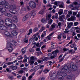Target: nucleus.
Returning a JSON list of instances; mask_svg holds the SVG:
<instances>
[{
  "instance_id": "55",
  "label": "nucleus",
  "mask_w": 80,
  "mask_h": 80,
  "mask_svg": "<svg viewBox=\"0 0 80 80\" xmlns=\"http://www.w3.org/2000/svg\"><path fill=\"white\" fill-rule=\"evenodd\" d=\"M78 3L77 2L75 1L73 2V5H78Z\"/></svg>"
},
{
  "instance_id": "5",
  "label": "nucleus",
  "mask_w": 80,
  "mask_h": 80,
  "mask_svg": "<svg viewBox=\"0 0 80 80\" xmlns=\"http://www.w3.org/2000/svg\"><path fill=\"white\" fill-rule=\"evenodd\" d=\"M4 24V21L3 20L0 21V29L2 30H7L8 28L3 25Z\"/></svg>"
},
{
  "instance_id": "10",
  "label": "nucleus",
  "mask_w": 80,
  "mask_h": 80,
  "mask_svg": "<svg viewBox=\"0 0 80 80\" xmlns=\"http://www.w3.org/2000/svg\"><path fill=\"white\" fill-rule=\"evenodd\" d=\"M57 74L55 73H53L50 76V78L51 80H53L54 78H57Z\"/></svg>"
},
{
  "instance_id": "20",
  "label": "nucleus",
  "mask_w": 80,
  "mask_h": 80,
  "mask_svg": "<svg viewBox=\"0 0 80 80\" xmlns=\"http://www.w3.org/2000/svg\"><path fill=\"white\" fill-rule=\"evenodd\" d=\"M45 29V27L43 25H42L41 28L39 30V32L40 33H41V32H43V31Z\"/></svg>"
},
{
  "instance_id": "12",
  "label": "nucleus",
  "mask_w": 80,
  "mask_h": 80,
  "mask_svg": "<svg viewBox=\"0 0 80 80\" xmlns=\"http://www.w3.org/2000/svg\"><path fill=\"white\" fill-rule=\"evenodd\" d=\"M58 19L60 22H63V19H65V15H62L59 16Z\"/></svg>"
},
{
  "instance_id": "18",
  "label": "nucleus",
  "mask_w": 80,
  "mask_h": 80,
  "mask_svg": "<svg viewBox=\"0 0 80 80\" xmlns=\"http://www.w3.org/2000/svg\"><path fill=\"white\" fill-rule=\"evenodd\" d=\"M29 18V16L27 14L26 15H25L22 18V22H25V21H26L27 18Z\"/></svg>"
},
{
  "instance_id": "23",
  "label": "nucleus",
  "mask_w": 80,
  "mask_h": 80,
  "mask_svg": "<svg viewBox=\"0 0 80 80\" xmlns=\"http://www.w3.org/2000/svg\"><path fill=\"white\" fill-rule=\"evenodd\" d=\"M46 36V31H44L41 35V39H43V37Z\"/></svg>"
},
{
  "instance_id": "53",
  "label": "nucleus",
  "mask_w": 80,
  "mask_h": 80,
  "mask_svg": "<svg viewBox=\"0 0 80 80\" xmlns=\"http://www.w3.org/2000/svg\"><path fill=\"white\" fill-rule=\"evenodd\" d=\"M62 24V22H59L58 23V25L60 28H61V25Z\"/></svg>"
},
{
  "instance_id": "60",
  "label": "nucleus",
  "mask_w": 80,
  "mask_h": 80,
  "mask_svg": "<svg viewBox=\"0 0 80 80\" xmlns=\"http://www.w3.org/2000/svg\"><path fill=\"white\" fill-rule=\"evenodd\" d=\"M21 52H22V53H25V51H24V49H22L21 51Z\"/></svg>"
},
{
  "instance_id": "56",
  "label": "nucleus",
  "mask_w": 80,
  "mask_h": 80,
  "mask_svg": "<svg viewBox=\"0 0 80 80\" xmlns=\"http://www.w3.org/2000/svg\"><path fill=\"white\" fill-rule=\"evenodd\" d=\"M59 7L60 8H63V4H60L59 5Z\"/></svg>"
},
{
  "instance_id": "32",
  "label": "nucleus",
  "mask_w": 80,
  "mask_h": 80,
  "mask_svg": "<svg viewBox=\"0 0 80 80\" xmlns=\"http://www.w3.org/2000/svg\"><path fill=\"white\" fill-rule=\"evenodd\" d=\"M16 28V25L15 24H14L13 25L10 27L11 29L12 30H13V29H15Z\"/></svg>"
},
{
  "instance_id": "61",
  "label": "nucleus",
  "mask_w": 80,
  "mask_h": 80,
  "mask_svg": "<svg viewBox=\"0 0 80 80\" xmlns=\"http://www.w3.org/2000/svg\"><path fill=\"white\" fill-rule=\"evenodd\" d=\"M68 13L69 14H70V15L72 14V11H69L68 12Z\"/></svg>"
},
{
  "instance_id": "44",
  "label": "nucleus",
  "mask_w": 80,
  "mask_h": 80,
  "mask_svg": "<svg viewBox=\"0 0 80 80\" xmlns=\"http://www.w3.org/2000/svg\"><path fill=\"white\" fill-rule=\"evenodd\" d=\"M48 57H45L42 58V60L43 61H47L48 60Z\"/></svg>"
},
{
  "instance_id": "52",
  "label": "nucleus",
  "mask_w": 80,
  "mask_h": 80,
  "mask_svg": "<svg viewBox=\"0 0 80 80\" xmlns=\"http://www.w3.org/2000/svg\"><path fill=\"white\" fill-rule=\"evenodd\" d=\"M6 71H7V72H9V73H10V72H12V71L11 70H9V69L8 68H7L6 69Z\"/></svg>"
},
{
  "instance_id": "31",
  "label": "nucleus",
  "mask_w": 80,
  "mask_h": 80,
  "mask_svg": "<svg viewBox=\"0 0 80 80\" xmlns=\"http://www.w3.org/2000/svg\"><path fill=\"white\" fill-rule=\"evenodd\" d=\"M5 15L6 16H7V17H11L12 16V14H10L9 13H5Z\"/></svg>"
},
{
  "instance_id": "9",
  "label": "nucleus",
  "mask_w": 80,
  "mask_h": 80,
  "mask_svg": "<svg viewBox=\"0 0 80 80\" xmlns=\"http://www.w3.org/2000/svg\"><path fill=\"white\" fill-rule=\"evenodd\" d=\"M70 68H71L70 69H71V71H72V70L73 71H76L78 69L77 66L75 65H70Z\"/></svg>"
},
{
  "instance_id": "21",
  "label": "nucleus",
  "mask_w": 80,
  "mask_h": 80,
  "mask_svg": "<svg viewBox=\"0 0 80 80\" xmlns=\"http://www.w3.org/2000/svg\"><path fill=\"white\" fill-rule=\"evenodd\" d=\"M68 28H71V27L73 25V22H68Z\"/></svg>"
},
{
  "instance_id": "17",
  "label": "nucleus",
  "mask_w": 80,
  "mask_h": 80,
  "mask_svg": "<svg viewBox=\"0 0 80 80\" xmlns=\"http://www.w3.org/2000/svg\"><path fill=\"white\" fill-rule=\"evenodd\" d=\"M48 20H49V18H46V19L42 18L41 20L42 23H46L48 22Z\"/></svg>"
},
{
  "instance_id": "42",
  "label": "nucleus",
  "mask_w": 80,
  "mask_h": 80,
  "mask_svg": "<svg viewBox=\"0 0 80 80\" xmlns=\"http://www.w3.org/2000/svg\"><path fill=\"white\" fill-rule=\"evenodd\" d=\"M62 33H60L58 36V38L59 40H60V39H61L62 38V37H61V36H62Z\"/></svg>"
},
{
  "instance_id": "14",
  "label": "nucleus",
  "mask_w": 80,
  "mask_h": 80,
  "mask_svg": "<svg viewBox=\"0 0 80 80\" xmlns=\"http://www.w3.org/2000/svg\"><path fill=\"white\" fill-rule=\"evenodd\" d=\"M6 3L7 1L5 0H0V5H2L3 6Z\"/></svg>"
},
{
  "instance_id": "39",
  "label": "nucleus",
  "mask_w": 80,
  "mask_h": 80,
  "mask_svg": "<svg viewBox=\"0 0 80 80\" xmlns=\"http://www.w3.org/2000/svg\"><path fill=\"white\" fill-rule=\"evenodd\" d=\"M37 67H39L38 68H40V69H41L42 68H44L45 66H44V65H40V66H38Z\"/></svg>"
},
{
  "instance_id": "41",
  "label": "nucleus",
  "mask_w": 80,
  "mask_h": 80,
  "mask_svg": "<svg viewBox=\"0 0 80 80\" xmlns=\"http://www.w3.org/2000/svg\"><path fill=\"white\" fill-rule=\"evenodd\" d=\"M58 3H59V2L58 1H55L54 2V5H56L57 7H58Z\"/></svg>"
},
{
  "instance_id": "11",
  "label": "nucleus",
  "mask_w": 80,
  "mask_h": 80,
  "mask_svg": "<svg viewBox=\"0 0 80 80\" xmlns=\"http://www.w3.org/2000/svg\"><path fill=\"white\" fill-rule=\"evenodd\" d=\"M37 35L36 34H35L34 35H33V38L32 39H30V40H33V41H37L38 40V38L37 37Z\"/></svg>"
},
{
  "instance_id": "58",
  "label": "nucleus",
  "mask_w": 80,
  "mask_h": 80,
  "mask_svg": "<svg viewBox=\"0 0 80 80\" xmlns=\"http://www.w3.org/2000/svg\"><path fill=\"white\" fill-rule=\"evenodd\" d=\"M74 38L76 40H80V39L78 38H77V36H75Z\"/></svg>"
},
{
  "instance_id": "3",
  "label": "nucleus",
  "mask_w": 80,
  "mask_h": 80,
  "mask_svg": "<svg viewBox=\"0 0 80 80\" xmlns=\"http://www.w3.org/2000/svg\"><path fill=\"white\" fill-rule=\"evenodd\" d=\"M70 68V67L68 68V67L67 65H65L63 67V68L61 69V70L62 71V72H66V73H71L72 72V69Z\"/></svg>"
},
{
  "instance_id": "24",
  "label": "nucleus",
  "mask_w": 80,
  "mask_h": 80,
  "mask_svg": "<svg viewBox=\"0 0 80 80\" xmlns=\"http://www.w3.org/2000/svg\"><path fill=\"white\" fill-rule=\"evenodd\" d=\"M68 21H73L75 20V17L72 16L70 18L68 19Z\"/></svg>"
},
{
  "instance_id": "50",
  "label": "nucleus",
  "mask_w": 80,
  "mask_h": 80,
  "mask_svg": "<svg viewBox=\"0 0 80 80\" xmlns=\"http://www.w3.org/2000/svg\"><path fill=\"white\" fill-rule=\"evenodd\" d=\"M8 78L10 79V80H13V76H9Z\"/></svg>"
},
{
  "instance_id": "51",
  "label": "nucleus",
  "mask_w": 80,
  "mask_h": 80,
  "mask_svg": "<svg viewBox=\"0 0 80 80\" xmlns=\"http://www.w3.org/2000/svg\"><path fill=\"white\" fill-rule=\"evenodd\" d=\"M78 25V22H75L74 23V26H77V25Z\"/></svg>"
},
{
  "instance_id": "36",
  "label": "nucleus",
  "mask_w": 80,
  "mask_h": 80,
  "mask_svg": "<svg viewBox=\"0 0 80 80\" xmlns=\"http://www.w3.org/2000/svg\"><path fill=\"white\" fill-rule=\"evenodd\" d=\"M66 78L68 80H69V79H71V78H72V76L70 75H67Z\"/></svg>"
},
{
  "instance_id": "48",
  "label": "nucleus",
  "mask_w": 80,
  "mask_h": 80,
  "mask_svg": "<svg viewBox=\"0 0 80 80\" xmlns=\"http://www.w3.org/2000/svg\"><path fill=\"white\" fill-rule=\"evenodd\" d=\"M23 58V57L21 56H19L18 58V60H20L21 59H22Z\"/></svg>"
},
{
  "instance_id": "4",
  "label": "nucleus",
  "mask_w": 80,
  "mask_h": 80,
  "mask_svg": "<svg viewBox=\"0 0 80 80\" xmlns=\"http://www.w3.org/2000/svg\"><path fill=\"white\" fill-rule=\"evenodd\" d=\"M12 9L9 10V12L11 13L12 14H16V12L17 11L15 10V9H17V8L16 7V5H12L11 6V8Z\"/></svg>"
},
{
  "instance_id": "35",
  "label": "nucleus",
  "mask_w": 80,
  "mask_h": 80,
  "mask_svg": "<svg viewBox=\"0 0 80 80\" xmlns=\"http://www.w3.org/2000/svg\"><path fill=\"white\" fill-rule=\"evenodd\" d=\"M5 34L7 37H9L10 36V32L6 31L5 32Z\"/></svg>"
},
{
  "instance_id": "6",
  "label": "nucleus",
  "mask_w": 80,
  "mask_h": 80,
  "mask_svg": "<svg viewBox=\"0 0 80 80\" xmlns=\"http://www.w3.org/2000/svg\"><path fill=\"white\" fill-rule=\"evenodd\" d=\"M29 7L32 9H34L36 8V3L33 1H30L29 2Z\"/></svg>"
},
{
  "instance_id": "25",
  "label": "nucleus",
  "mask_w": 80,
  "mask_h": 80,
  "mask_svg": "<svg viewBox=\"0 0 80 80\" xmlns=\"http://www.w3.org/2000/svg\"><path fill=\"white\" fill-rule=\"evenodd\" d=\"M17 62V60H16L12 62H8L7 64L8 65H12V64H13V63H16Z\"/></svg>"
},
{
  "instance_id": "38",
  "label": "nucleus",
  "mask_w": 80,
  "mask_h": 80,
  "mask_svg": "<svg viewBox=\"0 0 80 80\" xmlns=\"http://www.w3.org/2000/svg\"><path fill=\"white\" fill-rule=\"evenodd\" d=\"M52 22L53 20H52V19H50L49 21L48 22V23L49 25H51V24H52Z\"/></svg>"
},
{
  "instance_id": "27",
  "label": "nucleus",
  "mask_w": 80,
  "mask_h": 80,
  "mask_svg": "<svg viewBox=\"0 0 80 80\" xmlns=\"http://www.w3.org/2000/svg\"><path fill=\"white\" fill-rule=\"evenodd\" d=\"M13 20L14 23H17L18 22V20L17 19V17L13 18Z\"/></svg>"
},
{
  "instance_id": "45",
  "label": "nucleus",
  "mask_w": 80,
  "mask_h": 80,
  "mask_svg": "<svg viewBox=\"0 0 80 80\" xmlns=\"http://www.w3.org/2000/svg\"><path fill=\"white\" fill-rule=\"evenodd\" d=\"M38 62L39 63H42V62H43V61L42 60H37Z\"/></svg>"
},
{
  "instance_id": "22",
  "label": "nucleus",
  "mask_w": 80,
  "mask_h": 80,
  "mask_svg": "<svg viewBox=\"0 0 80 80\" xmlns=\"http://www.w3.org/2000/svg\"><path fill=\"white\" fill-rule=\"evenodd\" d=\"M58 52H59L58 50H55V51H53L52 52V55H57V54L58 53Z\"/></svg>"
},
{
  "instance_id": "33",
  "label": "nucleus",
  "mask_w": 80,
  "mask_h": 80,
  "mask_svg": "<svg viewBox=\"0 0 80 80\" xmlns=\"http://www.w3.org/2000/svg\"><path fill=\"white\" fill-rule=\"evenodd\" d=\"M48 64L47 66L48 67H50L52 65V62L50 61H48Z\"/></svg>"
},
{
  "instance_id": "40",
  "label": "nucleus",
  "mask_w": 80,
  "mask_h": 80,
  "mask_svg": "<svg viewBox=\"0 0 80 80\" xmlns=\"http://www.w3.org/2000/svg\"><path fill=\"white\" fill-rule=\"evenodd\" d=\"M54 55L50 57V58L51 59H52V58H55V57H56L57 55V54H54L53 55Z\"/></svg>"
},
{
  "instance_id": "19",
  "label": "nucleus",
  "mask_w": 80,
  "mask_h": 80,
  "mask_svg": "<svg viewBox=\"0 0 80 80\" xmlns=\"http://www.w3.org/2000/svg\"><path fill=\"white\" fill-rule=\"evenodd\" d=\"M4 6H5V8H5H8H8H11V5H10L9 4H7L6 3Z\"/></svg>"
},
{
  "instance_id": "62",
  "label": "nucleus",
  "mask_w": 80,
  "mask_h": 80,
  "mask_svg": "<svg viewBox=\"0 0 80 80\" xmlns=\"http://www.w3.org/2000/svg\"><path fill=\"white\" fill-rule=\"evenodd\" d=\"M19 73H20L22 74V73H23V71L22 70H21L19 71Z\"/></svg>"
},
{
  "instance_id": "59",
  "label": "nucleus",
  "mask_w": 80,
  "mask_h": 80,
  "mask_svg": "<svg viewBox=\"0 0 80 80\" xmlns=\"http://www.w3.org/2000/svg\"><path fill=\"white\" fill-rule=\"evenodd\" d=\"M63 50L64 51V52H66V51H68V49L66 48H64L63 49Z\"/></svg>"
},
{
  "instance_id": "28",
  "label": "nucleus",
  "mask_w": 80,
  "mask_h": 80,
  "mask_svg": "<svg viewBox=\"0 0 80 80\" xmlns=\"http://www.w3.org/2000/svg\"><path fill=\"white\" fill-rule=\"evenodd\" d=\"M58 13L59 15H61L63 13V9H60L58 12Z\"/></svg>"
},
{
  "instance_id": "43",
  "label": "nucleus",
  "mask_w": 80,
  "mask_h": 80,
  "mask_svg": "<svg viewBox=\"0 0 80 80\" xmlns=\"http://www.w3.org/2000/svg\"><path fill=\"white\" fill-rule=\"evenodd\" d=\"M35 75V73H32L31 75H30L29 77L28 78L31 79L33 77V76Z\"/></svg>"
},
{
  "instance_id": "1",
  "label": "nucleus",
  "mask_w": 80,
  "mask_h": 80,
  "mask_svg": "<svg viewBox=\"0 0 80 80\" xmlns=\"http://www.w3.org/2000/svg\"><path fill=\"white\" fill-rule=\"evenodd\" d=\"M17 45V43L14 41H12L10 42L7 43V48L10 52H12L13 50V46L15 47Z\"/></svg>"
},
{
  "instance_id": "63",
  "label": "nucleus",
  "mask_w": 80,
  "mask_h": 80,
  "mask_svg": "<svg viewBox=\"0 0 80 80\" xmlns=\"http://www.w3.org/2000/svg\"><path fill=\"white\" fill-rule=\"evenodd\" d=\"M69 6L70 7V8H72V7H73V5L72 4H71Z\"/></svg>"
},
{
  "instance_id": "29",
  "label": "nucleus",
  "mask_w": 80,
  "mask_h": 80,
  "mask_svg": "<svg viewBox=\"0 0 80 80\" xmlns=\"http://www.w3.org/2000/svg\"><path fill=\"white\" fill-rule=\"evenodd\" d=\"M65 56H66V55H64L62 58L59 60V63H60L62 62V61H63V59L65 58Z\"/></svg>"
},
{
  "instance_id": "49",
  "label": "nucleus",
  "mask_w": 80,
  "mask_h": 80,
  "mask_svg": "<svg viewBox=\"0 0 80 80\" xmlns=\"http://www.w3.org/2000/svg\"><path fill=\"white\" fill-rule=\"evenodd\" d=\"M37 31H38V28L37 27L35 28L33 30L34 32H35Z\"/></svg>"
},
{
  "instance_id": "13",
  "label": "nucleus",
  "mask_w": 80,
  "mask_h": 80,
  "mask_svg": "<svg viewBox=\"0 0 80 80\" xmlns=\"http://www.w3.org/2000/svg\"><path fill=\"white\" fill-rule=\"evenodd\" d=\"M11 68L12 70H17V68L18 67L17 66H13L12 65L9 66V68Z\"/></svg>"
},
{
  "instance_id": "30",
  "label": "nucleus",
  "mask_w": 80,
  "mask_h": 80,
  "mask_svg": "<svg viewBox=\"0 0 80 80\" xmlns=\"http://www.w3.org/2000/svg\"><path fill=\"white\" fill-rule=\"evenodd\" d=\"M45 12V10L43 9L40 11L39 12V14H41V15H43V13Z\"/></svg>"
},
{
  "instance_id": "16",
  "label": "nucleus",
  "mask_w": 80,
  "mask_h": 80,
  "mask_svg": "<svg viewBox=\"0 0 80 80\" xmlns=\"http://www.w3.org/2000/svg\"><path fill=\"white\" fill-rule=\"evenodd\" d=\"M55 27H56V24L55 23H53L51 25V27L49 29V30L50 31H52L53 30L54 28H55Z\"/></svg>"
},
{
  "instance_id": "47",
  "label": "nucleus",
  "mask_w": 80,
  "mask_h": 80,
  "mask_svg": "<svg viewBox=\"0 0 80 80\" xmlns=\"http://www.w3.org/2000/svg\"><path fill=\"white\" fill-rule=\"evenodd\" d=\"M52 7V5H51L50 4H48L46 6V7H47L48 8L49 7Z\"/></svg>"
},
{
  "instance_id": "46",
  "label": "nucleus",
  "mask_w": 80,
  "mask_h": 80,
  "mask_svg": "<svg viewBox=\"0 0 80 80\" xmlns=\"http://www.w3.org/2000/svg\"><path fill=\"white\" fill-rule=\"evenodd\" d=\"M34 49L33 48L29 49V52H34Z\"/></svg>"
},
{
  "instance_id": "54",
  "label": "nucleus",
  "mask_w": 80,
  "mask_h": 80,
  "mask_svg": "<svg viewBox=\"0 0 80 80\" xmlns=\"http://www.w3.org/2000/svg\"><path fill=\"white\" fill-rule=\"evenodd\" d=\"M19 32L20 33H23V32H24V30L23 29H21L20 30Z\"/></svg>"
},
{
  "instance_id": "26",
  "label": "nucleus",
  "mask_w": 80,
  "mask_h": 80,
  "mask_svg": "<svg viewBox=\"0 0 80 80\" xmlns=\"http://www.w3.org/2000/svg\"><path fill=\"white\" fill-rule=\"evenodd\" d=\"M28 15L29 16V15H31V16H33V17L35 15V13L34 11H32Z\"/></svg>"
},
{
  "instance_id": "15",
  "label": "nucleus",
  "mask_w": 80,
  "mask_h": 80,
  "mask_svg": "<svg viewBox=\"0 0 80 80\" xmlns=\"http://www.w3.org/2000/svg\"><path fill=\"white\" fill-rule=\"evenodd\" d=\"M11 34L12 35V36H17L18 34V32L16 30H13Z\"/></svg>"
},
{
  "instance_id": "37",
  "label": "nucleus",
  "mask_w": 80,
  "mask_h": 80,
  "mask_svg": "<svg viewBox=\"0 0 80 80\" xmlns=\"http://www.w3.org/2000/svg\"><path fill=\"white\" fill-rule=\"evenodd\" d=\"M28 25L31 26L33 25V22H32L31 21H29L28 22Z\"/></svg>"
},
{
  "instance_id": "2",
  "label": "nucleus",
  "mask_w": 80,
  "mask_h": 80,
  "mask_svg": "<svg viewBox=\"0 0 80 80\" xmlns=\"http://www.w3.org/2000/svg\"><path fill=\"white\" fill-rule=\"evenodd\" d=\"M62 72V70H60L57 72L58 78L60 80H63V77H66L67 76V73L63 72Z\"/></svg>"
},
{
  "instance_id": "8",
  "label": "nucleus",
  "mask_w": 80,
  "mask_h": 80,
  "mask_svg": "<svg viewBox=\"0 0 80 80\" xmlns=\"http://www.w3.org/2000/svg\"><path fill=\"white\" fill-rule=\"evenodd\" d=\"M6 11V9L4 8V7H2L0 6V16H2L3 15V12Z\"/></svg>"
},
{
  "instance_id": "34",
  "label": "nucleus",
  "mask_w": 80,
  "mask_h": 80,
  "mask_svg": "<svg viewBox=\"0 0 80 80\" xmlns=\"http://www.w3.org/2000/svg\"><path fill=\"white\" fill-rule=\"evenodd\" d=\"M32 29H30L29 30V33L27 34L28 35H31L32 34Z\"/></svg>"
},
{
  "instance_id": "57",
  "label": "nucleus",
  "mask_w": 80,
  "mask_h": 80,
  "mask_svg": "<svg viewBox=\"0 0 80 80\" xmlns=\"http://www.w3.org/2000/svg\"><path fill=\"white\" fill-rule=\"evenodd\" d=\"M45 42H47V41H46V39H45L43 41L41 42V43H45Z\"/></svg>"
},
{
  "instance_id": "7",
  "label": "nucleus",
  "mask_w": 80,
  "mask_h": 80,
  "mask_svg": "<svg viewBox=\"0 0 80 80\" xmlns=\"http://www.w3.org/2000/svg\"><path fill=\"white\" fill-rule=\"evenodd\" d=\"M6 25L9 27L10 26V24L12 23V21L10 19H6L5 21Z\"/></svg>"
},
{
  "instance_id": "64",
  "label": "nucleus",
  "mask_w": 80,
  "mask_h": 80,
  "mask_svg": "<svg viewBox=\"0 0 80 80\" xmlns=\"http://www.w3.org/2000/svg\"><path fill=\"white\" fill-rule=\"evenodd\" d=\"M22 80H26V78H25V77H22Z\"/></svg>"
}]
</instances>
